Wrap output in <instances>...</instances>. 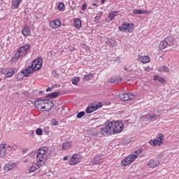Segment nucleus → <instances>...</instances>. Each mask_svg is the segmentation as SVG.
Returning <instances> with one entry per match:
<instances>
[{"mask_svg":"<svg viewBox=\"0 0 179 179\" xmlns=\"http://www.w3.org/2000/svg\"><path fill=\"white\" fill-rule=\"evenodd\" d=\"M123 131L124 124L122 122L111 121L101 129L99 134L103 136H108L109 135L121 134Z\"/></svg>","mask_w":179,"mask_h":179,"instance_id":"nucleus-1","label":"nucleus"},{"mask_svg":"<svg viewBox=\"0 0 179 179\" xmlns=\"http://www.w3.org/2000/svg\"><path fill=\"white\" fill-rule=\"evenodd\" d=\"M48 148L43 147L41 148L36 154V162L39 166H43L45 164V162L48 159Z\"/></svg>","mask_w":179,"mask_h":179,"instance_id":"nucleus-2","label":"nucleus"},{"mask_svg":"<svg viewBox=\"0 0 179 179\" xmlns=\"http://www.w3.org/2000/svg\"><path fill=\"white\" fill-rule=\"evenodd\" d=\"M135 153L136 155H129L127 157L124 158L121 162V166H122V167H127V166H129V164L134 163V160H136L138 156L141 155V151L136 150Z\"/></svg>","mask_w":179,"mask_h":179,"instance_id":"nucleus-3","label":"nucleus"},{"mask_svg":"<svg viewBox=\"0 0 179 179\" xmlns=\"http://www.w3.org/2000/svg\"><path fill=\"white\" fill-rule=\"evenodd\" d=\"M134 27V24L125 22L119 27V30L122 31V33H132Z\"/></svg>","mask_w":179,"mask_h":179,"instance_id":"nucleus-4","label":"nucleus"},{"mask_svg":"<svg viewBox=\"0 0 179 179\" xmlns=\"http://www.w3.org/2000/svg\"><path fill=\"white\" fill-rule=\"evenodd\" d=\"M102 106L101 102L91 103L87 107L86 113L87 114H91V113H94V111L99 110V108H101Z\"/></svg>","mask_w":179,"mask_h":179,"instance_id":"nucleus-5","label":"nucleus"},{"mask_svg":"<svg viewBox=\"0 0 179 179\" xmlns=\"http://www.w3.org/2000/svg\"><path fill=\"white\" fill-rule=\"evenodd\" d=\"M31 47L30 44L26 43L23 46H21L20 48L17 49V52L20 54L21 56V58H23V57H26L27 54H29V49Z\"/></svg>","mask_w":179,"mask_h":179,"instance_id":"nucleus-6","label":"nucleus"},{"mask_svg":"<svg viewBox=\"0 0 179 179\" xmlns=\"http://www.w3.org/2000/svg\"><path fill=\"white\" fill-rule=\"evenodd\" d=\"M119 97L121 100H123L124 101L131 100V103H134V99H135V95L131 92H125L120 94Z\"/></svg>","mask_w":179,"mask_h":179,"instance_id":"nucleus-7","label":"nucleus"},{"mask_svg":"<svg viewBox=\"0 0 179 179\" xmlns=\"http://www.w3.org/2000/svg\"><path fill=\"white\" fill-rule=\"evenodd\" d=\"M80 160H82V156L80 154H74L69 159V165L76 166V164L80 163Z\"/></svg>","mask_w":179,"mask_h":179,"instance_id":"nucleus-8","label":"nucleus"},{"mask_svg":"<svg viewBox=\"0 0 179 179\" xmlns=\"http://www.w3.org/2000/svg\"><path fill=\"white\" fill-rule=\"evenodd\" d=\"M31 66L35 71H38V69H41V66H43V59L39 57L38 59L34 60Z\"/></svg>","mask_w":179,"mask_h":179,"instance_id":"nucleus-9","label":"nucleus"},{"mask_svg":"<svg viewBox=\"0 0 179 179\" xmlns=\"http://www.w3.org/2000/svg\"><path fill=\"white\" fill-rule=\"evenodd\" d=\"M104 162V159L103 158V155L98 154L96 155L90 162L91 164H101V163H103Z\"/></svg>","mask_w":179,"mask_h":179,"instance_id":"nucleus-10","label":"nucleus"},{"mask_svg":"<svg viewBox=\"0 0 179 179\" xmlns=\"http://www.w3.org/2000/svg\"><path fill=\"white\" fill-rule=\"evenodd\" d=\"M54 107V103L52 102L51 100L45 99V104L43 106L42 111H50L51 108Z\"/></svg>","mask_w":179,"mask_h":179,"instance_id":"nucleus-11","label":"nucleus"},{"mask_svg":"<svg viewBox=\"0 0 179 179\" xmlns=\"http://www.w3.org/2000/svg\"><path fill=\"white\" fill-rule=\"evenodd\" d=\"M9 148V145L6 143H2L0 145V157H5L6 155V149Z\"/></svg>","mask_w":179,"mask_h":179,"instance_id":"nucleus-12","label":"nucleus"},{"mask_svg":"<svg viewBox=\"0 0 179 179\" xmlns=\"http://www.w3.org/2000/svg\"><path fill=\"white\" fill-rule=\"evenodd\" d=\"M159 165L160 162L157 159H150L147 163V166H149L150 169H155Z\"/></svg>","mask_w":179,"mask_h":179,"instance_id":"nucleus-13","label":"nucleus"},{"mask_svg":"<svg viewBox=\"0 0 179 179\" xmlns=\"http://www.w3.org/2000/svg\"><path fill=\"white\" fill-rule=\"evenodd\" d=\"M16 167V163L15 162H10L8 164H6L3 166V170L6 171V173H8V171H10L11 170H13Z\"/></svg>","mask_w":179,"mask_h":179,"instance_id":"nucleus-14","label":"nucleus"},{"mask_svg":"<svg viewBox=\"0 0 179 179\" xmlns=\"http://www.w3.org/2000/svg\"><path fill=\"white\" fill-rule=\"evenodd\" d=\"M49 26L50 27H51V29H58V27L61 26V20H55L50 21Z\"/></svg>","mask_w":179,"mask_h":179,"instance_id":"nucleus-15","label":"nucleus"},{"mask_svg":"<svg viewBox=\"0 0 179 179\" xmlns=\"http://www.w3.org/2000/svg\"><path fill=\"white\" fill-rule=\"evenodd\" d=\"M30 33H31L30 27H27V25H24L22 30L23 36H24V37H29V36H30Z\"/></svg>","mask_w":179,"mask_h":179,"instance_id":"nucleus-16","label":"nucleus"},{"mask_svg":"<svg viewBox=\"0 0 179 179\" xmlns=\"http://www.w3.org/2000/svg\"><path fill=\"white\" fill-rule=\"evenodd\" d=\"M35 70L31 67V66H29L28 68H27L25 70L22 71V73L24 76H30L33 72H34Z\"/></svg>","mask_w":179,"mask_h":179,"instance_id":"nucleus-17","label":"nucleus"},{"mask_svg":"<svg viewBox=\"0 0 179 179\" xmlns=\"http://www.w3.org/2000/svg\"><path fill=\"white\" fill-rule=\"evenodd\" d=\"M22 0H12L11 9H19V6H20Z\"/></svg>","mask_w":179,"mask_h":179,"instance_id":"nucleus-18","label":"nucleus"},{"mask_svg":"<svg viewBox=\"0 0 179 179\" xmlns=\"http://www.w3.org/2000/svg\"><path fill=\"white\" fill-rule=\"evenodd\" d=\"M148 143L150 145V146H162L163 145V143L162 141H159L157 139L150 140Z\"/></svg>","mask_w":179,"mask_h":179,"instance_id":"nucleus-19","label":"nucleus"},{"mask_svg":"<svg viewBox=\"0 0 179 179\" xmlns=\"http://www.w3.org/2000/svg\"><path fill=\"white\" fill-rule=\"evenodd\" d=\"M72 148V141H66L62 144L63 150H69Z\"/></svg>","mask_w":179,"mask_h":179,"instance_id":"nucleus-20","label":"nucleus"},{"mask_svg":"<svg viewBox=\"0 0 179 179\" xmlns=\"http://www.w3.org/2000/svg\"><path fill=\"white\" fill-rule=\"evenodd\" d=\"M45 99H41V100H37L35 101V106L36 107L41 108L43 110V106H44V104L45 103Z\"/></svg>","mask_w":179,"mask_h":179,"instance_id":"nucleus-21","label":"nucleus"},{"mask_svg":"<svg viewBox=\"0 0 179 179\" xmlns=\"http://www.w3.org/2000/svg\"><path fill=\"white\" fill-rule=\"evenodd\" d=\"M73 26L76 29H80L82 27V21L79 18L74 19Z\"/></svg>","mask_w":179,"mask_h":179,"instance_id":"nucleus-22","label":"nucleus"},{"mask_svg":"<svg viewBox=\"0 0 179 179\" xmlns=\"http://www.w3.org/2000/svg\"><path fill=\"white\" fill-rule=\"evenodd\" d=\"M41 165L38 164H32V165L29 168V173H34L36 170H38L40 169V166Z\"/></svg>","mask_w":179,"mask_h":179,"instance_id":"nucleus-23","label":"nucleus"},{"mask_svg":"<svg viewBox=\"0 0 179 179\" xmlns=\"http://www.w3.org/2000/svg\"><path fill=\"white\" fill-rule=\"evenodd\" d=\"M105 43L108 47H114L115 45V41L113 38H107Z\"/></svg>","mask_w":179,"mask_h":179,"instance_id":"nucleus-24","label":"nucleus"},{"mask_svg":"<svg viewBox=\"0 0 179 179\" xmlns=\"http://www.w3.org/2000/svg\"><path fill=\"white\" fill-rule=\"evenodd\" d=\"M122 80V78L120 77H113L109 80L110 83H121Z\"/></svg>","mask_w":179,"mask_h":179,"instance_id":"nucleus-25","label":"nucleus"},{"mask_svg":"<svg viewBox=\"0 0 179 179\" xmlns=\"http://www.w3.org/2000/svg\"><path fill=\"white\" fill-rule=\"evenodd\" d=\"M19 58H22V56L19 52H15L11 58V62H16Z\"/></svg>","mask_w":179,"mask_h":179,"instance_id":"nucleus-26","label":"nucleus"},{"mask_svg":"<svg viewBox=\"0 0 179 179\" xmlns=\"http://www.w3.org/2000/svg\"><path fill=\"white\" fill-rule=\"evenodd\" d=\"M139 60L142 64H148L150 61V59L148 57V56H141L139 58Z\"/></svg>","mask_w":179,"mask_h":179,"instance_id":"nucleus-27","label":"nucleus"},{"mask_svg":"<svg viewBox=\"0 0 179 179\" xmlns=\"http://www.w3.org/2000/svg\"><path fill=\"white\" fill-rule=\"evenodd\" d=\"M146 117L148 120H150V121H156V120H157L159 117V115H155V114L147 115Z\"/></svg>","mask_w":179,"mask_h":179,"instance_id":"nucleus-28","label":"nucleus"},{"mask_svg":"<svg viewBox=\"0 0 179 179\" xmlns=\"http://www.w3.org/2000/svg\"><path fill=\"white\" fill-rule=\"evenodd\" d=\"M115 16H118V11L110 12L108 15L110 21L111 22V21L114 20V17H115Z\"/></svg>","mask_w":179,"mask_h":179,"instance_id":"nucleus-29","label":"nucleus"},{"mask_svg":"<svg viewBox=\"0 0 179 179\" xmlns=\"http://www.w3.org/2000/svg\"><path fill=\"white\" fill-rule=\"evenodd\" d=\"M164 41L168 45H171L173 44V42L174 41V38H173V36H167L164 38Z\"/></svg>","mask_w":179,"mask_h":179,"instance_id":"nucleus-30","label":"nucleus"},{"mask_svg":"<svg viewBox=\"0 0 179 179\" xmlns=\"http://www.w3.org/2000/svg\"><path fill=\"white\" fill-rule=\"evenodd\" d=\"M154 80H157L158 82L162 84L166 83V80H164V78H163V77H161L160 76H154Z\"/></svg>","mask_w":179,"mask_h":179,"instance_id":"nucleus-31","label":"nucleus"},{"mask_svg":"<svg viewBox=\"0 0 179 179\" xmlns=\"http://www.w3.org/2000/svg\"><path fill=\"white\" fill-rule=\"evenodd\" d=\"M167 43L166 42V41L165 40H164V41H162L160 43H159V50H164V48H166V47H167Z\"/></svg>","mask_w":179,"mask_h":179,"instance_id":"nucleus-32","label":"nucleus"},{"mask_svg":"<svg viewBox=\"0 0 179 179\" xmlns=\"http://www.w3.org/2000/svg\"><path fill=\"white\" fill-rule=\"evenodd\" d=\"M134 15H143L148 13V12L145 10L136 9L134 10Z\"/></svg>","mask_w":179,"mask_h":179,"instance_id":"nucleus-33","label":"nucleus"},{"mask_svg":"<svg viewBox=\"0 0 179 179\" xmlns=\"http://www.w3.org/2000/svg\"><path fill=\"white\" fill-rule=\"evenodd\" d=\"M28 157L29 158V162H33L37 157V154L36 152H31L29 155H28Z\"/></svg>","mask_w":179,"mask_h":179,"instance_id":"nucleus-34","label":"nucleus"},{"mask_svg":"<svg viewBox=\"0 0 179 179\" xmlns=\"http://www.w3.org/2000/svg\"><path fill=\"white\" fill-rule=\"evenodd\" d=\"M58 96H59V92L50 93L48 94V97L49 99H55V97H58Z\"/></svg>","mask_w":179,"mask_h":179,"instance_id":"nucleus-35","label":"nucleus"},{"mask_svg":"<svg viewBox=\"0 0 179 179\" xmlns=\"http://www.w3.org/2000/svg\"><path fill=\"white\" fill-rule=\"evenodd\" d=\"M157 139L159 141L162 142V143H163V142H164V134L159 133L157 135Z\"/></svg>","mask_w":179,"mask_h":179,"instance_id":"nucleus-36","label":"nucleus"},{"mask_svg":"<svg viewBox=\"0 0 179 179\" xmlns=\"http://www.w3.org/2000/svg\"><path fill=\"white\" fill-rule=\"evenodd\" d=\"M93 78H94V76L93 75V73H90L84 76V80H92Z\"/></svg>","mask_w":179,"mask_h":179,"instance_id":"nucleus-37","label":"nucleus"},{"mask_svg":"<svg viewBox=\"0 0 179 179\" xmlns=\"http://www.w3.org/2000/svg\"><path fill=\"white\" fill-rule=\"evenodd\" d=\"M14 74H15V71H10L7 72L6 73L5 76H6V78H10L11 76H13Z\"/></svg>","mask_w":179,"mask_h":179,"instance_id":"nucleus-38","label":"nucleus"},{"mask_svg":"<svg viewBox=\"0 0 179 179\" xmlns=\"http://www.w3.org/2000/svg\"><path fill=\"white\" fill-rule=\"evenodd\" d=\"M64 8H65V4H64V3H62V2L59 3V4H58L59 10H63Z\"/></svg>","mask_w":179,"mask_h":179,"instance_id":"nucleus-39","label":"nucleus"},{"mask_svg":"<svg viewBox=\"0 0 179 179\" xmlns=\"http://www.w3.org/2000/svg\"><path fill=\"white\" fill-rule=\"evenodd\" d=\"M73 85H77L79 82V77H75L71 80Z\"/></svg>","mask_w":179,"mask_h":179,"instance_id":"nucleus-40","label":"nucleus"},{"mask_svg":"<svg viewBox=\"0 0 179 179\" xmlns=\"http://www.w3.org/2000/svg\"><path fill=\"white\" fill-rule=\"evenodd\" d=\"M35 132L36 135H38V136H41V135H43V129L40 128H38Z\"/></svg>","mask_w":179,"mask_h":179,"instance_id":"nucleus-41","label":"nucleus"},{"mask_svg":"<svg viewBox=\"0 0 179 179\" xmlns=\"http://www.w3.org/2000/svg\"><path fill=\"white\" fill-rule=\"evenodd\" d=\"M124 71H126V72H129V73H132L134 72V69L131 67H124Z\"/></svg>","mask_w":179,"mask_h":179,"instance_id":"nucleus-42","label":"nucleus"},{"mask_svg":"<svg viewBox=\"0 0 179 179\" xmlns=\"http://www.w3.org/2000/svg\"><path fill=\"white\" fill-rule=\"evenodd\" d=\"M82 117H85L84 111H81V112L78 113L77 115V118H82Z\"/></svg>","mask_w":179,"mask_h":179,"instance_id":"nucleus-43","label":"nucleus"},{"mask_svg":"<svg viewBox=\"0 0 179 179\" xmlns=\"http://www.w3.org/2000/svg\"><path fill=\"white\" fill-rule=\"evenodd\" d=\"M162 69L164 72H170V69L167 66H162Z\"/></svg>","mask_w":179,"mask_h":179,"instance_id":"nucleus-44","label":"nucleus"},{"mask_svg":"<svg viewBox=\"0 0 179 179\" xmlns=\"http://www.w3.org/2000/svg\"><path fill=\"white\" fill-rule=\"evenodd\" d=\"M16 149H17V145H16L15 144H14V145L11 147V152H15V150H16Z\"/></svg>","mask_w":179,"mask_h":179,"instance_id":"nucleus-45","label":"nucleus"},{"mask_svg":"<svg viewBox=\"0 0 179 179\" xmlns=\"http://www.w3.org/2000/svg\"><path fill=\"white\" fill-rule=\"evenodd\" d=\"M54 87H55V85H52V87H48L46 89V92H51L52 90V89H54Z\"/></svg>","mask_w":179,"mask_h":179,"instance_id":"nucleus-46","label":"nucleus"},{"mask_svg":"<svg viewBox=\"0 0 179 179\" xmlns=\"http://www.w3.org/2000/svg\"><path fill=\"white\" fill-rule=\"evenodd\" d=\"M23 162H24V163H28V162H31V161H30V158L27 157L24 158Z\"/></svg>","mask_w":179,"mask_h":179,"instance_id":"nucleus-47","label":"nucleus"},{"mask_svg":"<svg viewBox=\"0 0 179 179\" xmlns=\"http://www.w3.org/2000/svg\"><path fill=\"white\" fill-rule=\"evenodd\" d=\"M144 70L145 71V72H150V71H152V68H150V67H144Z\"/></svg>","mask_w":179,"mask_h":179,"instance_id":"nucleus-48","label":"nucleus"},{"mask_svg":"<svg viewBox=\"0 0 179 179\" xmlns=\"http://www.w3.org/2000/svg\"><path fill=\"white\" fill-rule=\"evenodd\" d=\"M86 9H87V5L86 3H84L83 6H82V10H86Z\"/></svg>","mask_w":179,"mask_h":179,"instance_id":"nucleus-49","label":"nucleus"},{"mask_svg":"<svg viewBox=\"0 0 179 179\" xmlns=\"http://www.w3.org/2000/svg\"><path fill=\"white\" fill-rule=\"evenodd\" d=\"M52 125H58V122L55 120H52Z\"/></svg>","mask_w":179,"mask_h":179,"instance_id":"nucleus-50","label":"nucleus"},{"mask_svg":"<svg viewBox=\"0 0 179 179\" xmlns=\"http://www.w3.org/2000/svg\"><path fill=\"white\" fill-rule=\"evenodd\" d=\"M45 134H46V135H48V134H50V130H48V128H45L44 130Z\"/></svg>","mask_w":179,"mask_h":179,"instance_id":"nucleus-51","label":"nucleus"},{"mask_svg":"<svg viewBox=\"0 0 179 179\" xmlns=\"http://www.w3.org/2000/svg\"><path fill=\"white\" fill-rule=\"evenodd\" d=\"M6 152H12V148L9 145V148H6Z\"/></svg>","mask_w":179,"mask_h":179,"instance_id":"nucleus-52","label":"nucleus"},{"mask_svg":"<svg viewBox=\"0 0 179 179\" xmlns=\"http://www.w3.org/2000/svg\"><path fill=\"white\" fill-rule=\"evenodd\" d=\"M63 160L64 162H66V160H68V157L67 156L64 157Z\"/></svg>","mask_w":179,"mask_h":179,"instance_id":"nucleus-53","label":"nucleus"},{"mask_svg":"<svg viewBox=\"0 0 179 179\" xmlns=\"http://www.w3.org/2000/svg\"><path fill=\"white\" fill-rule=\"evenodd\" d=\"M106 2V0H101V3H104Z\"/></svg>","mask_w":179,"mask_h":179,"instance_id":"nucleus-54","label":"nucleus"},{"mask_svg":"<svg viewBox=\"0 0 179 179\" xmlns=\"http://www.w3.org/2000/svg\"><path fill=\"white\" fill-rule=\"evenodd\" d=\"M92 6H96V8H97L99 6H97L95 3H94L92 4Z\"/></svg>","mask_w":179,"mask_h":179,"instance_id":"nucleus-55","label":"nucleus"},{"mask_svg":"<svg viewBox=\"0 0 179 179\" xmlns=\"http://www.w3.org/2000/svg\"><path fill=\"white\" fill-rule=\"evenodd\" d=\"M31 134H32V135H34V131H31Z\"/></svg>","mask_w":179,"mask_h":179,"instance_id":"nucleus-56","label":"nucleus"},{"mask_svg":"<svg viewBox=\"0 0 179 179\" xmlns=\"http://www.w3.org/2000/svg\"><path fill=\"white\" fill-rule=\"evenodd\" d=\"M0 82H1V78H0Z\"/></svg>","mask_w":179,"mask_h":179,"instance_id":"nucleus-57","label":"nucleus"}]
</instances>
